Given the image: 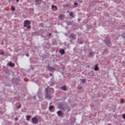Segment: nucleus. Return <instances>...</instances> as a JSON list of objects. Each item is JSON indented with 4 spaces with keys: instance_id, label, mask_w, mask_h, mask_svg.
<instances>
[{
    "instance_id": "obj_9",
    "label": "nucleus",
    "mask_w": 125,
    "mask_h": 125,
    "mask_svg": "<svg viewBox=\"0 0 125 125\" xmlns=\"http://www.w3.org/2000/svg\"><path fill=\"white\" fill-rule=\"evenodd\" d=\"M47 68L48 71H49L50 72H52V71H53V70H54V71H55V69H54V67H51L50 65H48L47 66Z\"/></svg>"
},
{
    "instance_id": "obj_21",
    "label": "nucleus",
    "mask_w": 125,
    "mask_h": 125,
    "mask_svg": "<svg viewBox=\"0 0 125 125\" xmlns=\"http://www.w3.org/2000/svg\"><path fill=\"white\" fill-rule=\"evenodd\" d=\"M53 109H54V106L51 105L49 107V110L51 111Z\"/></svg>"
},
{
    "instance_id": "obj_16",
    "label": "nucleus",
    "mask_w": 125,
    "mask_h": 125,
    "mask_svg": "<svg viewBox=\"0 0 125 125\" xmlns=\"http://www.w3.org/2000/svg\"><path fill=\"white\" fill-rule=\"evenodd\" d=\"M8 65L10 66V67H14L15 66V64L9 62L8 63Z\"/></svg>"
},
{
    "instance_id": "obj_37",
    "label": "nucleus",
    "mask_w": 125,
    "mask_h": 125,
    "mask_svg": "<svg viewBox=\"0 0 125 125\" xmlns=\"http://www.w3.org/2000/svg\"><path fill=\"white\" fill-rule=\"evenodd\" d=\"M121 103H125L124 101H121Z\"/></svg>"
},
{
    "instance_id": "obj_2",
    "label": "nucleus",
    "mask_w": 125,
    "mask_h": 125,
    "mask_svg": "<svg viewBox=\"0 0 125 125\" xmlns=\"http://www.w3.org/2000/svg\"><path fill=\"white\" fill-rule=\"evenodd\" d=\"M58 107L60 110H62L63 112L66 111V109L64 107V105H63V104H62L61 103L58 104Z\"/></svg>"
},
{
    "instance_id": "obj_7",
    "label": "nucleus",
    "mask_w": 125,
    "mask_h": 125,
    "mask_svg": "<svg viewBox=\"0 0 125 125\" xmlns=\"http://www.w3.org/2000/svg\"><path fill=\"white\" fill-rule=\"evenodd\" d=\"M104 43H105V44H106V45H107V46H109L108 43H111V39H108L107 40H104Z\"/></svg>"
},
{
    "instance_id": "obj_15",
    "label": "nucleus",
    "mask_w": 125,
    "mask_h": 125,
    "mask_svg": "<svg viewBox=\"0 0 125 125\" xmlns=\"http://www.w3.org/2000/svg\"><path fill=\"white\" fill-rule=\"evenodd\" d=\"M36 3H37V4H41L42 3V0H35Z\"/></svg>"
},
{
    "instance_id": "obj_29",
    "label": "nucleus",
    "mask_w": 125,
    "mask_h": 125,
    "mask_svg": "<svg viewBox=\"0 0 125 125\" xmlns=\"http://www.w3.org/2000/svg\"><path fill=\"white\" fill-rule=\"evenodd\" d=\"M27 29H31V25H28L27 26Z\"/></svg>"
},
{
    "instance_id": "obj_28",
    "label": "nucleus",
    "mask_w": 125,
    "mask_h": 125,
    "mask_svg": "<svg viewBox=\"0 0 125 125\" xmlns=\"http://www.w3.org/2000/svg\"><path fill=\"white\" fill-rule=\"evenodd\" d=\"M122 117L124 120H125V113L122 115Z\"/></svg>"
},
{
    "instance_id": "obj_43",
    "label": "nucleus",
    "mask_w": 125,
    "mask_h": 125,
    "mask_svg": "<svg viewBox=\"0 0 125 125\" xmlns=\"http://www.w3.org/2000/svg\"><path fill=\"white\" fill-rule=\"evenodd\" d=\"M71 125H74V124H71Z\"/></svg>"
},
{
    "instance_id": "obj_22",
    "label": "nucleus",
    "mask_w": 125,
    "mask_h": 125,
    "mask_svg": "<svg viewBox=\"0 0 125 125\" xmlns=\"http://www.w3.org/2000/svg\"><path fill=\"white\" fill-rule=\"evenodd\" d=\"M31 117H32V116H31V115L26 116V121H30V119H31Z\"/></svg>"
},
{
    "instance_id": "obj_10",
    "label": "nucleus",
    "mask_w": 125,
    "mask_h": 125,
    "mask_svg": "<svg viewBox=\"0 0 125 125\" xmlns=\"http://www.w3.org/2000/svg\"><path fill=\"white\" fill-rule=\"evenodd\" d=\"M64 17H65V15L61 14L59 16V19L60 20H64Z\"/></svg>"
},
{
    "instance_id": "obj_41",
    "label": "nucleus",
    "mask_w": 125,
    "mask_h": 125,
    "mask_svg": "<svg viewBox=\"0 0 125 125\" xmlns=\"http://www.w3.org/2000/svg\"><path fill=\"white\" fill-rule=\"evenodd\" d=\"M42 38H44V36L43 35H42Z\"/></svg>"
},
{
    "instance_id": "obj_33",
    "label": "nucleus",
    "mask_w": 125,
    "mask_h": 125,
    "mask_svg": "<svg viewBox=\"0 0 125 125\" xmlns=\"http://www.w3.org/2000/svg\"><path fill=\"white\" fill-rule=\"evenodd\" d=\"M92 54H93V53L92 52H90L89 55L90 56H91V55H92Z\"/></svg>"
},
{
    "instance_id": "obj_13",
    "label": "nucleus",
    "mask_w": 125,
    "mask_h": 125,
    "mask_svg": "<svg viewBox=\"0 0 125 125\" xmlns=\"http://www.w3.org/2000/svg\"><path fill=\"white\" fill-rule=\"evenodd\" d=\"M59 52L62 55H63L65 54V50L64 49H62V50L59 51Z\"/></svg>"
},
{
    "instance_id": "obj_24",
    "label": "nucleus",
    "mask_w": 125,
    "mask_h": 125,
    "mask_svg": "<svg viewBox=\"0 0 125 125\" xmlns=\"http://www.w3.org/2000/svg\"><path fill=\"white\" fill-rule=\"evenodd\" d=\"M11 10L12 11H14L15 10V8L14 7V6H11Z\"/></svg>"
},
{
    "instance_id": "obj_20",
    "label": "nucleus",
    "mask_w": 125,
    "mask_h": 125,
    "mask_svg": "<svg viewBox=\"0 0 125 125\" xmlns=\"http://www.w3.org/2000/svg\"><path fill=\"white\" fill-rule=\"evenodd\" d=\"M69 16L73 18H75V16H74V13H73V12H70L69 13Z\"/></svg>"
},
{
    "instance_id": "obj_27",
    "label": "nucleus",
    "mask_w": 125,
    "mask_h": 125,
    "mask_svg": "<svg viewBox=\"0 0 125 125\" xmlns=\"http://www.w3.org/2000/svg\"><path fill=\"white\" fill-rule=\"evenodd\" d=\"M122 36L123 37V39H125V33H123L122 34Z\"/></svg>"
},
{
    "instance_id": "obj_18",
    "label": "nucleus",
    "mask_w": 125,
    "mask_h": 125,
    "mask_svg": "<svg viewBox=\"0 0 125 125\" xmlns=\"http://www.w3.org/2000/svg\"><path fill=\"white\" fill-rule=\"evenodd\" d=\"M94 70L95 71H98L99 70V67H98V65H97V64L95 65Z\"/></svg>"
},
{
    "instance_id": "obj_38",
    "label": "nucleus",
    "mask_w": 125,
    "mask_h": 125,
    "mask_svg": "<svg viewBox=\"0 0 125 125\" xmlns=\"http://www.w3.org/2000/svg\"><path fill=\"white\" fill-rule=\"evenodd\" d=\"M18 120V118H15V121H17Z\"/></svg>"
},
{
    "instance_id": "obj_40",
    "label": "nucleus",
    "mask_w": 125,
    "mask_h": 125,
    "mask_svg": "<svg viewBox=\"0 0 125 125\" xmlns=\"http://www.w3.org/2000/svg\"><path fill=\"white\" fill-rule=\"evenodd\" d=\"M78 21H81V19H78Z\"/></svg>"
},
{
    "instance_id": "obj_25",
    "label": "nucleus",
    "mask_w": 125,
    "mask_h": 125,
    "mask_svg": "<svg viewBox=\"0 0 125 125\" xmlns=\"http://www.w3.org/2000/svg\"><path fill=\"white\" fill-rule=\"evenodd\" d=\"M80 81H82V82L83 83H85V79H80Z\"/></svg>"
},
{
    "instance_id": "obj_6",
    "label": "nucleus",
    "mask_w": 125,
    "mask_h": 125,
    "mask_svg": "<svg viewBox=\"0 0 125 125\" xmlns=\"http://www.w3.org/2000/svg\"><path fill=\"white\" fill-rule=\"evenodd\" d=\"M42 90H39L37 92V95L39 98H42Z\"/></svg>"
},
{
    "instance_id": "obj_42",
    "label": "nucleus",
    "mask_w": 125,
    "mask_h": 125,
    "mask_svg": "<svg viewBox=\"0 0 125 125\" xmlns=\"http://www.w3.org/2000/svg\"><path fill=\"white\" fill-rule=\"evenodd\" d=\"M114 118H115L116 119L117 118H116V115H114Z\"/></svg>"
},
{
    "instance_id": "obj_14",
    "label": "nucleus",
    "mask_w": 125,
    "mask_h": 125,
    "mask_svg": "<svg viewBox=\"0 0 125 125\" xmlns=\"http://www.w3.org/2000/svg\"><path fill=\"white\" fill-rule=\"evenodd\" d=\"M57 114H58V116H59V117H61V116L63 115V114H62V112H61V110L57 111Z\"/></svg>"
},
{
    "instance_id": "obj_26",
    "label": "nucleus",
    "mask_w": 125,
    "mask_h": 125,
    "mask_svg": "<svg viewBox=\"0 0 125 125\" xmlns=\"http://www.w3.org/2000/svg\"><path fill=\"white\" fill-rule=\"evenodd\" d=\"M21 104H20V105L18 106L17 108L18 109H20V108H21Z\"/></svg>"
},
{
    "instance_id": "obj_4",
    "label": "nucleus",
    "mask_w": 125,
    "mask_h": 125,
    "mask_svg": "<svg viewBox=\"0 0 125 125\" xmlns=\"http://www.w3.org/2000/svg\"><path fill=\"white\" fill-rule=\"evenodd\" d=\"M77 35L74 34V33H71L70 35L69 36V38L71 39L72 41H75L77 38H76Z\"/></svg>"
},
{
    "instance_id": "obj_11",
    "label": "nucleus",
    "mask_w": 125,
    "mask_h": 125,
    "mask_svg": "<svg viewBox=\"0 0 125 125\" xmlns=\"http://www.w3.org/2000/svg\"><path fill=\"white\" fill-rule=\"evenodd\" d=\"M66 24L67 25V26H70L71 25H73V24H74V21H66Z\"/></svg>"
},
{
    "instance_id": "obj_5",
    "label": "nucleus",
    "mask_w": 125,
    "mask_h": 125,
    "mask_svg": "<svg viewBox=\"0 0 125 125\" xmlns=\"http://www.w3.org/2000/svg\"><path fill=\"white\" fill-rule=\"evenodd\" d=\"M60 89H61V90H63V91H67V90H68V88L67 87V85H64L60 87Z\"/></svg>"
},
{
    "instance_id": "obj_3",
    "label": "nucleus",
    "mask_w": 125,
    "mask_h": 125,
    "mask_svg": "<svg viewBox=\"0 0 125 125\" xmlns=\"http://www.w3.org/2000/svg\"><path fill=\"white\" fill-rule=\"evenodd\" d=\"M31 122L33 125H37L39 123V120L36 117H33L31 120Z\"/></svg>"
},
{
    "instance_id": "obj_30",
    "label": "nucleus",
    "mask_w": 125,
    "mask_h": 125,
    "mask_svg": "<svg viewBox=\"0 0 125 125\" xmlns=\"http://www.w3.org/2000/svg\"><path fill=\"white\" fill-rule=\"evenodd\" d=\"M4 54V52H2L1 53H0V55H3Z\"/></svg>"
},
{
    "instance_id": "obj_44",
    "label": "nucleus",
    "mask_w": 125,
    "mask_h": 125,
    "mask_svg": "<svg viewBox=\"0 0 125 125\" xmlns=\"http://www.w3.org/2000/svg\"><path fill=\"white\" fill-rule=\"evenodd\" d=\"M80 88H82V87H81Z\"/></svg>"
},
{
    "instance_id": "obj_8",
    "label": "nucleus",
    "mask_w": 125,
    "mask_h": 125,
    "mask_svg": "<svg viewBox=\"0 0 125 125\" xmlns=\"http://www.w3.org/2000/svg\"><path fill=\"white\" fill-rule=\"evenodd\" d=\"M31 23L28 20H25L24 22V27H27L28 25H30Z\"/></svg>"
},
{
    "instance_id": "obj_23",
    "label": "nucleus",
    "mask_w": 125,
    "mask_h": 125,
    "mask_svg": "<svg viewBox=\"0 0 125 125\" xmlns=\"http://www.w3.org/2000/svg\"><path fill=\"white\" fill-rule=\"evenodd\" d=\"M52 8H55L56 10H57V9H58L57 7L54 5H52Z\"/></svg>"
},
{
    "instance_id": "obj_1",
    "label": "nucleus",
    "mask_w": 125,
    "mask_h": 125,
    "mask_svg": "<svg viewBox=\"0 0 125 125\" xmlns=\"http://www.w3.org/2000/svg\"><path fill=\"white\" fill-rule=\"evenodd\" d=\"M45 90L46 91L45 95L46 98L48 99H51V98H52V96L50 94H53V93H54V89L52 88H49V86H47V88L45 89Z\"/></svg>"
},
{
    "instance_id": "obj_12",
    "label": "nucleus",
    "mask_w": 125,
    "mask_h": 125,
    "mask_svg": "<svg viewBox=\"0 0 125 125\" xmlns=\"http://www.w3.org/2000/svg\"><path fill=\"white\" fill-rule=\"evenodd\" d=\"M51 84H50V86H53L55 84V82H54V78H52L51 79Z\"/></svg>"
},
{
    "instance_id": "obj_32",
    "label": "nucleus",
    "mask_w": 125,
    "mask_h": 125,
    "mask_svg": "<svg viewBox=\"0 0 125 125\" xmlns=\"http://www.w3.org/2000/svg\"><path fill=\"white\" fill-rule=\"evenodd\" d=\"M92 28V26H88V29H91Z\"/></svg>"
},
{
    "instance_id": "obj_19",
    "label": "nucleus",
    "mask_w": 125,
    "mask_h": 125,
    "mask_svg": "<svg viewBox=\"0 0 125 125\" xmlns=\"http://www.w3.org/2000/svg\"><path fill=\"white\" fill-rule=\"evenodd\" d=\"M78 41L81 44H83V41L82 40V39H78Z\"/></svg>"
},
{
    "instance_id": "obj_36",
    "label": "nucleus",
    "mask_w": 125,
    "mask_h": 125,
    "mask_svg": "<svg viewBox=\"0 0 125 125\" xmlns=\"http://www.w3.org/2000/svg\"><path fill=\"white\" fill-rule=\"evenodd\" d=\"M51 35H52V33H49V36H50Z\"/></svg>"
},
{
    "instance_id": "obj_35",
    "label": "nucleus",
    "mask_w": 125,
    "mask_h": 125,
    "mask_svg": "<svg viewBox=\"0 0 125 125\" xmlns=\"http://www.w3.org/2000/svg\"><path fill=\"white\" fill-rule=\"evenodd\" d=\"M49 74H50V76L51 77H52V73H50Z\"/></svg>"
},
{
    "instance_id": "obj_34",
    "label": "nucleus",
    "mask_w": 125,
    "mask_h": 125,
    "mask_svg": "<svg viewBox=\"0 0 125 125\" xmlns=\"http://www.w3.org/2000/svg\"><path fill=\"white\" fill-rule=\"evenodd\" d=\"M74 5H78V3H77V2L74 3Z\"/></svg>"
},
{
    "instance_id": "obj_17",
    "label": "nucleus",
    "mask_w": 125,
    "mask_h": 125,
    "mask_svg": "<svg viewBox=\"0 0 125 125\" xmlns=\"http://www.w3.org/2000/svg\"><path fill=\"white\" fill-rule=\"evenodd\" d=\"M65 109L67 110V112H70V111H71V107L68 105L65 106Z\"/></svg>"
},
{
    "instance_id": "obj_39",
    "label": "nucleus",
    "mask_w": 125,
    "mask_h": 125,
    "mask_svg": "<svg viewBox=\"0 0 125 125\" xmlns=\"http://www.w3.org/2000/svg\"><path fill=\"white\" fill-rule=\"evenodd\" d=\"M17 2H18L19 1V0H16Z\"/></svg>"
},
{
    "instance_id": "obj_31",
    "label": "nucleus",
    "mask_w": 125,
    "mask_h": 125,
    "mask_svg": "<svg viewBox=\"0 0 125 125\" xmlns=\"http://www.w3.org/2000/svg\"><path fill=\"white\" fill-rule=\"evenodd\" d=\"M25 55H26V56H27V57H29L30 56V55H29V54H28V53H26V54H25Z\"/></svg>"
}]
</instances>
